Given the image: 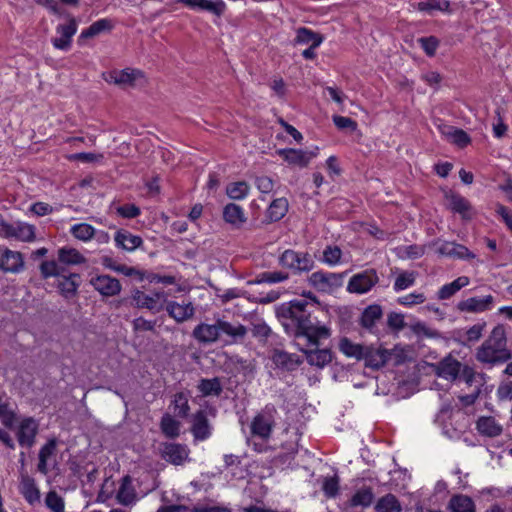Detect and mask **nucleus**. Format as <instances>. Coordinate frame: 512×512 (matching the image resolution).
I'll return each mask as SVG.
<instances>
[{
  "instance_id": "obj_1",
  "label": "nucleus",
  "mask_w": 512,
  "mask_h": 512,
  "mask_svg": "<svg viewBox=\"0 0 512 512\" xmlns=\"http://www.w3.org/2000/svg\"><path fill=\"white\" fill-rule=\"evenodd\" d=\"M306 300H293L283 303L277 309V317L285 331L295 338L304 337L311 349H302L309 365L319 369L324 368L333 360V352L328 349H319V340L330 337L331 332L325 325H317L316 318L312 319Z\"/></svg>"
},
{
  "instance_id": "obj_2",
  "label": "nucleus",
  "mask_w": 512,
  "mask_h": 512,
  "mask_svg": "<svg viewBox=\"0 0 512 512\" xmlns=\"http://www.w3.org/2000/svg\"><path fill=\"white\" fill-rule=\"evenodd\" d=\"M476 360L486 367L502 365L512 359V351L508 348L506 327L496 325L484 342L476 349Z\"/></svg>"
},
{
  "instance_id": "obj_3",
  "label": "nucleus",
  "mask_w": 512,
  "mask_h": 512,
  "mask_svg": "<svg viewBox=\"0 0 512 512\" xmlns=\"http://www.w3.org/2000/svg\"><path fill=\"white\" fill-rule=\"evenodd\" d=\"M279 263L283 268L290 269L293 273L309 272L314 268V260L307 252H298L292 249L285 250L279 257Z\"/></svg>"
},
{
  "instance_id": "obj_4",
  "label": "nucleus",
  "mask_w": 512,
  "mask_h": 512,
  "mask_svg": "<svg viewBox=\"0 0 512 512\" xmlns=\"http://www.w3.org/2000/svg\"><path fill=\"white\" fill-rule=\"evenodd\" d=\"M103 77L106 82L113 83L119 86H130L134 87L137 85H143L146 83V78L144 73L138 69H130L126 68L121 71H110L108 73H104Z\"/></svg>"
},
{
  "instance_id": "obj_5",
  "label": "nucleus",
  "mask_w": 512,
  "mask_h": 512,
  "mask_svg": "<svg viewBox=\"0 0 512 512\" xmlns=\"http://www.w3.org/2000/svg\"><path fill=\"white\" fill-rule=\"evenodd\" d=\"M344 273L317 271L310 275L309 284L319 292H331L343 284Z\"/></svg>"
},
{
  "instance_id": "obj_6",
  "label": "nucleus",
  "mask_w": 512,
  "mask_h": 512,
  "mask_svg": "<svg viewBox=\"0 0 512 512\" xmlns=\"http://www.w3.org/2000/svg\"><path fill=\"white\" fill-rule=\"evenodd\" d=\"M379 281L376 270L367 269L363 272L353 275L347 285L350 293L364 294L369 292Z\"/></svg>"
},
{
  "instance_id": "obj_7",
  "label": "nucleus",
  "mask_w": 512,
  "mask_h": 512,
  "mask_svg": "<svg viewBox=\"0 0 512 512\" xmlns=\"http://www.w3.org/2000/svg\"><path fill=\"white\" fill-rule=\"evenodd\" d=\"M274 412H276L274 406H266L263 413L254 417L251 423V432L253 435L259 436L262 439H268L270 437L274 426Z\"/></svg>"
},
{
  "instance_id": "obj_8",
  "label": "nucleus",
  "mask_w": 512,
  "mask_h": 512,
  "mask_svg": "<svg viewBox=\"0 0 512 512\" xmlns=\"http://www.w3.org/2000/svg\"><path fill=\"white\" fill-rule=\"evenodd\" d=\"M495 298L493 295L474 296L457 303V310L465 313H482L493 308Z\"/></svg>"
},
{
  "instance_id": "obj_9",
  "label": "nucleus",
  "mask_w": 512,
  "mask_h": 512,
  "mask_svg": "<svg viewBox=\"0 0 512 512\" xmlns=\"http://www.w3.org/2000/svg\"><path fill=\"white\" fill-rule=\"evenodd\" d=\"M39 425L32 417L24 418L18 427L16 436L21 447L31 448L36 442Z\"/></svg>"
},
{
  "instance_id": "obj_10",
  "label": "nucleus",
  "mask_w": 512,
  "mask_h": 512,
  "mask_svg": "<svg viewBox=\"0 0 512 512\" xmlns=\"http://www.w3.org/2000/svg\"><path fill=\"white\" fill-rule=\"evenodd\" d=\"M189 452L185 444L167 442L162 444L161 457L173 465H182L187 461Z\"/></svg>"
},
{
  "instance_id": "obj_11",
  "label": "nucleus",
  "mask_w": 512,
  "mask_h": 512,
  "mask_svg": "<svg viewBox=\"0 0 512 512\" xmlns=\"http://www.w3.org/2000/svg\"><path fill=\"white\" fill-rule=\"evenodd\" d=\"M218 328L220 331V339L222 336L227 337L229 343H241L244 341L248 328L241 323H231L224 319L218 318Z\"/></svg>"
},
{
  "instance_id": "obj_12",
  "label": "nucleus",
  "mask_w": 512,
  "mask_h": 512,
  "mask_svg": "<svg viewBox=\"0 0 512 512\" xmlns=\"http://www.w3.org/2000/svg\"><path fill=\"white\" fill-rule=\"evenodd\" d=\"M445 198L449 201V209L461 215L464 220H471L475 211L469 200L458 193H446Z\"/></svg>"
},
{
  "instance_id": "obj_13",
  "label": "nucleus",
  "mask_w": 512,
  "mask_h": 512,
  "mask_svg": "<svg viewBox=\"0 0 512 512\" xmlns=\"http://www.w3.org/2000/svg\"><path fill=\"white\" fill-rule=\"evenodd\" d=\"M90 283L103 296H115L121 291L119 280L109 275L93 277Z\"/></svg>"
},
{
  "instance_id": "obj_14",
  "label": "nucleus",
  "mask_w": 512,
  "mask_h": 512,
  "mask_svg": "<svg viewBox=\"0 0 512 512\" xmlns=\"http://www.w3.org/2000/svg\"><path fill=\"white\" fill-rule=\"evenodd\" d=\"M192 336L202 344H211L220 340L218 319L214 324L200 323L193 329Z\"/></svg>"
},
{
  "instance_id": "obj_15",
  "label": "nucleus",
  "mask_w": 512,
  "mask_h": 512,
  "mask_svg": "<svg viewBox=\"0 0 512 512\" xmlns=\"http://www.w3.org/2000/svg\"><path fill=\"white\" fill-rule=\"evenodd\" d=\"M20 472L19 491L24 499L30 504L34 505L40 502V490L36 486L33 477L29 476L26 471Z\"/></svg>"
},
{
  "instance_id": "obj_16",
  "label": "nucleus",
  "mask_w": 512,
  "mask_h": 512,
  "mask_svg": "<svg viewBox=\"0 0 512 512\" xmlns=\"http://www.w3.org/2000/svg\"><path fill=\"white\" fill-rule=\"evenodd\" d=\"M461 368V362L449 355L438 362L435 368V372L441 378L454 381L459 376Z\"/></svg>"
},
{
  "instance_id": "obj_17",
  "label": "nucleus",
  "mask_w": 512,
  "mask_h": 512,
  "mask_svg": "<svg viewBox=\"0 0 512 512\" xmlns=\"http://www.w3.org/2000/svg\"><path fill=\"white\" fill-rule=\"evenodd\" d=\"M391 353L386 349L375 348L372 345H366L363 359L367 367L379 369L389 360Z\"/></svg>"
},
{
  "instance_id": "obj_18",
  "label": "nucleus",
  "mask_w": 512,
  "mask_h": 512,
  "mask_svg": "<svg viewBox=\"0 0 512 512\" xmlns=\"http://www.w3.org/2000/svg\"><path fill=\"white\" fill-rule=\"evenodd\" d=\"M177 3L195 11H207L217 16L221 15L226 7L222 0H177Z\"/></svg>"
},
{
  "instance_id": "obj_19",
  "label": "nucleus",
  "mask_w": 512,
  "mask_h": 512,
  "mask_svg": "<svg viewBox=\"0 0 512 512\" xmlns=\"http://www.w3.org/2000/svg\"><path fill=\"white\" fill-rule=\"evenodd\" d=\"M191 432L196 440H206L211 435V425L204 410H198L192 418Z\"/></svg>"
},
{
  "instance_id": "obj_20",
  "label": "nucleus",
  "mask_w": 512,
  "mask_h": 512,
  "mask_svg": "<svg viewBox=\"0 0 512 512\" xmlns=\"http://www.w3.org/2000/svg\"><path fill=\"white\" fill-rule=\"evenodd\" d=\"M437 253L458 259H473L475 255L467 247L455 242L443 241L439 243Z\"/></svg>"
},
{
  "instance_id": "obj_21",
  "label": "nucleus",
  "mask_w": 512,
  "mask_h": 512,
  "mask_svg": "<svg viewBox=\"0 0 512 512\" xmlns=\"http://www.w3.org/2000/svg\"><path fill=\"white\" fill-rule=\"evenodd\" d=\"M277 153L289 164L299 167H306L310 160L316 156L314 151H303L297 149H280Z\"/></svg>"
},
{
  "instance_id": "obj_22",
  "label": "nucleus",
  "mask_w": 512,
  "mask_h": 512,
  "mask_svg": "<svg viewBox=\"0 0 512 512\" xmlns=\"http://www.w3.org/2000/svg\"><path fill=\"white\" fill-rule=\"evenodd\" d=\"M165 310L176 322L181 323L193 317L195 309L191 302L180 304L176 301H169Z\"/></svg>"
},
{
  "instance_id": "obj_23",
  "label": "nucleus",
  "mask_w": 512,
  "mask_h": 512,
  "mask_svg": "<svg viewBox=\"0 0 512 512\" xmlns=\"http://www.w3.org/2000/svg\"><path fill=\"white\" fill-rule=\"evenodd\" d=\"M24 261L20 252L6 249L0 257V269L4 272L18 273L23 269Z\"/></svg>"
},
{
  "instance_id": "obj_24",
  "label": "nucleus",
  "mask_w": 512,
  "mask_h": 512,
  "mask_svg": "<svg viewBox=\"0 0 512 512\" xmlns=\"http://www.w3.org/2000/svg\"><path fill=\"white\" fill-rule=\"evenodd\" d=\"M478 432L486 437H497L501 435L503 428L492 416H482L477 420Z\"/></svg>"
},
{
  "instance_id": "obj_25",
  "label": "nucleus",
  "mask_w": 512,
  "mask_h": 512,
  "mask_svg": "<svg viewBox=\"0 0 512 512\" xmlns=\"http://www.w3.org/2000/svg\"><path fill=\"white\" fill-rule=\"evenodd\" d=\"M447 509L450 512H476V505L471 497L455 494L450 498Z\"/></svg>"
},
{
  "instance_id": "obj_26",
  "label": "nucleus",
  "mask_w": 512,
  "mask_h": 512,
  "mask_svg": "<svg viewBox=\"0 0 512 512\" xmlns=\"http://www.w3.org/2000/svg\"><path fill=\"white\" fill-rule=\"evenodd\" d=\"M272 360L277 367L288 371L295 370L302 363L297 355L282 350H275L272 355Z\"/></svg>"
},
{
  "instance_id": "obj_27",
  "label": "nucleus",
  "mask_w": 512,
  "mask_h": 512,
  "mask_svg": "<svg viewBox=\"0 0 512 512\" xmlns=\"http://www.w3.org/2000/svg\"><path fill=\"white\" fill-rule=\"evenodd\" d=\"M197 389L202 397H219L223 392V386L220 378H202L199 380Z\"/></svg>"
},
{
  "instance_id": "obj_28",
  "label": "nucleus",
  "mask_w": 512,
  "mask_h": 512,
  "mask_svg": "<svg viewBox=\"0 0 512 512\" xmlns=\"http://www.w3.org/2000/svg\"><path fill=\"white\" fill-rule=\"evenodd\" d=\"M223 219L236 228H240L247 220L242 207L235 203H229L224 207Z\"/></svg>"
},
{
  "instance_id": "obj_29",
  "label": "nucleus",
  "mask_w": 512,
  "mask_h": 512,
  "mask_svg": "<svg viewBox=\"0 0 512 512\" xmlns=\"http://www.w3.org/2000/svg\"><path fill=\"white\" fill-rule=\"evenodd\" d=\"M116 245L124 250L133 251L143 244L140 236L133 235L127 230H119L115 235Z\"/></svg>"
},
{
  "instance_id": "obj_30",
  "label": "nucleus",
  "mask_w": 512,
  "mask_h": 512,
  "mask_svg": "<svg viewBox=\"0 0 512 512\" xmlns=\"http://www.w3.org/2000/svg\"><path fill=\"white\" fill-rule=\"evenodd\" d=\"M116 498L122 505H130L136 499V492L132 485V478L126 475L122 478Z\"/></svg>"
},
{
  "instance_id": "obj_31",
  "label": "nucleus",
  "mask_w": 512,
  "mask_h": 512,
  "mask_svg": "<svg viewBox=\"0 0 512 512\" xmlns=\"http://www.w3.org/2000/svg\"><path fill=\"white\" fill-rule=\"evenodd\" d=\"M383 316V311L380 305H369L364 309L360 318V324L363 328L372 331L377 321Z\"/></svg>"
},
{
  "instance_id": "obj_32",
  "label": "nucleus",
  "mask_w": 512,
  "mask_h": 512,
  "mask_svg": "<svg viewBox=\"0 0 512 512\" xmlns=\"http://www.w3.org/2000/svg\"><path fill=\"white\" fill-rule=\"evenodd\" d=\"M470 279L467 276H460L451 283L443 285L437 292L439 300H447L454 296L460 289L468 286Z\"/></svg>"
},
{
  "instance_id": "obj_33",
  "label": "nucleus",
  "mask_w": 512,
  "mask_h": 512,
  "mask_svg": "<svg viewBox=\"0 0 512 512\" xmlns=\"http://www.w3.org/2000/svg\"><path fill=\"white\" fill-rule=\"evenodd\" d=\"M339 350L349 358H354L358 361L363 359V354L365 351L366 345H361L352 342L349 338L343 337L339 341Z\"/></svg>"
},
{
  "instance_id": "obj_34",
  "label": "nucleus",
  "mask_w": 512,
  "mask_h": 512,
  "mask_svg": "<svg viewBox=\"0 0 512 512\" xmlns=\"http://www.w3.org/2000/svg\"><path fill=\"white\" fill-rule=\"evenodd\" d=\"M61 277L62 280L59 281L58 284V288L60 289L61 294L65 298H71L75 296L79 287V274L71 273L66 276L65 273H63Z\"/></svg>"
},
{
  "instance_id": "obj_35",
  "label": "nucleus",
  "mask_w": 512,
  "mask_h": 512,
  "mask_svg": "<svg viewBox=\"0 0 512 512\" xmlns=\"http://www.w3.org/2000/svg\"><path fill=\"white\" fill-rule=\"evenodd\" d=\"M58 261L64 267L65 265H77L85 263V257L76 249L62 247L58 250Z\"/></svg>"
},
{
  "instance_id": "obj_36",
  "label": "nucleus",
  "mask_w": 512,
  "mask_h": 512,
  "mask_svg": "<svg viewBox=\"0 0 512 512\" xmlns=\"http://www.w3.org/2000/svg\"><path fill=\"white\" fill-rule=\"evenodd\" d=\"M374 500V493L371 487H364L356 491L348 502L349 507H369Z\"/></svg>"
},
{
  "instance_id": "obj_37",
  "label": "nucleus",
  "mask_w": 512,
  "mask_h": 512,
  "mask_svg": "<svg viewBox=\"0 0 512 512\" xmlns=\"http://www.w3.org/2000/svg\"><path fill=\"white\" fill-rule=\"evenodd\" d=\"M250 325L252 336L260 343H266L268 338L272 335V329L261 318H253Z\"/></svg>"
},
{
  "instance_id": "obj_38",
  "label": "nucleus",
  "mask_w": 512,
  "mask_h": 512,
  "mask_svg": "<svg viewBox=\"0 0 512 512\" xmlns=\"http://www.w3.org/2000/svg\"><path fill=\"white\" fill-rule=\"evenodd\" d=\"M288 207L289 204L286 198H277L268 207L266 216L271 222L279 221L286 215Z\"/></svg>"
},
{
  "instance_id": "obj_39",
  "label": "nucleus",
  "mask_w": 512,
  "mask_h": 512,
  "mask_svg": "<svg viewBox=\"0 0 512 512\" xmlns=\"http://www.w3.org/2000/svg\"><path fill=\"white\" fill-rule=\"evenodd\" d=\"M376 512H401L402 506L394 494L388 493L378 499L375 505Z\"/></svg>"
},
{
  "instance_id": "obj_40",
  "label": "nucleus",
  "mask_w": 512,
  "mask_h": 512,
  "mask_svg": "<svg viewBox=\"0 0 512 512\" xmlns=\"http://www.w3.org/2000/svg\"><path fill=\"white\" fill-rule=\"evenodd\" d=\"M180 426V422L175 420L170 414H164L161 418V431L168 438H177L180 434Z\"/></svg>"
},
{
  "instance_id": "obj_41",
  "label": "nucleus",
  "mask_w": 512,
  "mask_h": 512,
  "mask_svg": "<svg viewBox=\"0 0 512 512\" xmlns=\"http://www.w3.org/2000/svg\"><path fill=\"white\" fill-rule=\"evenodd\" d=\"M133 302L138 308H147L152 311H160L161 307H158V302L155 298L146 295L140 290H135L132 295Z\"/></svg>"
},
{
  "instance_id": "obj_42",
  "label": "nucleus",
  "mask_w": 512,
  "mask_h": 512,
  "mask_svg": "<svg viewBox=\"0 0 512 512\" xmlns=\"http://www.w3.org/2000/svg\"><path fill=\"white\" fill-rule=\"evenodd\" d=\"M174 413L177 417L186 418L190 412V406L188 403V396L184 392H178L174 395L171 402Z\"/></svg>"
},
{
  "instance_id": "obj_43",
  "label": "nucleus",
  "mask_w": 512,
  "mask_h": 512,
  "mask_svg": "<svg viewBox=\"0 0 512 512\" xmlns=\"http://www.w3.org/2000/svg\"><path fill=\"white\" fill-rule=\"evenodd\" d=\"M66 269L63 267L59 261H43L40 265L41 276L44 279L49 277H60L65 273Z\"/></svg>"
},
{
  "instance_id": "obj_44",
  "label": "nucleus",
  "mask_w": 512,
  "mask_h": 512,
  "mask_svg": "<svg viewBox=\"0 0 512 512\" xmlns=\"http://www.w3.org/2000/svg\"><path fill=\"white\" fill-rule=\"evenodd\" d=\"M249 185L245 181L233 182L227 185L226 193L234 200L244 199L249 193Z\"/></svg>"
},
{
  "instance_id": "obj_45",
  "label": "nucleus",
  "mask_w": 512,
  "mask_h": 512,
  "mask_svg": "<svg viewBox=\"0 0 512 512\" xmlns=\"http://www.w3.org/2000/svg\"><path fill=\"white\" fill-rule=\"evenodd\" d=\"M449 7V2L445 0H423L418 3V9L428 15L435 12L445 11Z\"/></svg>"
},
{
  "instance_id": "obj_46",
  "label": "nucleus",
  "mask_w": 512,
  "mask_h": 512,
  "mask_svg": "<svg viewBox=\"0 0 512 512\" xmlns=\"http://www.w3.org/2000/svg\"><path fill=\"white\" fill-rule=\"evenodd\" d=\"M289 275L282 271L263 272L259 274L253 283H279L287 280Z\"/></svg>"
},
{
  "instance_id": "obj_47",
  "label": "nucleus",
  "mask_w": 512,
  "mask_h": 512,
  "mask_svg": "<svg viewBox=\"0 0 512 512\" xmlns=\"http://www.w3.org/2000/svg\"><path fill=\"white\" fill-rule=\"evenodd\" d=\"M70 232L75 238L82 241H87L94 236L95 229L87 223H80L73 225Z\"/></svg>"
},
{
  "instance_id": "obj_48",
  "label": "nucleus",
  "mask_w": 512,
  "mask_h": 512,
  "mask_svg": "<svg viewBox=\"0 0 512 512\" xmlns=\"http://www.w3.org/2000/svg\"><path fill=\"white\" fill-rule=\"evenodd\" d=\"M45 504L52 512H64V499L56 491H49L45 497Z\"/></svg>"
},
{
  "instance_id": "obj_49",
  "label": "nucleus",
  "mask_w": 512,
  "mask_h": 512,
  "mask_svg": "<svg viewBox=\"0 0 512 512\" xmlns=\"http://www.w3.org/2000/svg\"><path fill=\"white\" fill-rule=\"evenodd\" d=\"M116 29V22L113 19L103 18L92 23L82 32H105Z\"/></svg>"
},
{
  "instance_id": "obj_50",
  "label": "nucleus",
  "mask_w": 512,
  "mask_h": 512,
  "mask_svg": "<svg viewBox=\"0 0 512 512\" xmlns=\"http://www.w3.org/2000/svg\"><path fill=\"white\" fill-rule=\"evenodd\" d=\"M342 251L338 246H327L323 251V262L334 266L338 264L341 260Z\"/></svg>"
},
{
  "instance_id": "obj_51",
  "label": "nucleus",
  "mask_w": 512,
  "mask_h": 512,
  "mask_svg": "<svg viewBox=\"0 0 512 512\" xmlns=\"http://www.w3.org/2000/svg\"><path fill=\"white\" fill-rule=\"evenodd\" d=\"M295 44L308 45L312 48H317L322 42L323 37L321 34H297L295 38Z\"/></svg>"
},
{
  "instance_id": "obj_52",
  "label": "nucleus",
  "mask_w": 512,
  "mask_h": 512,
  "mask_svg": "<svg viewBox=\"0 0 512 512\" xmlns=\"http://www.w3.org/2000/svg\"><path fill=\"white\" fill-rule=\"evenodd\" d=\"M418 43L424 50L427 56L432 57L435 55L436 50L439 46V40L435 36L431 35L428 37H421L418 39Z\"/></svg>"
},
{
  "instance_id": "obj_53",
  "label": "nucleus",
  "mask_w": 512,
  "mask_h": 512,
  "mask_svg": "<svg viewBox=\"0 0 512 512\" xmlns=\"http://www.w3.org/2000/svg\"><path fill=\"white\" fill-rule=\"evenodd\" d=\"M415 282V273L414 272H402L396 278L394 283V289L396 291L404 290L409 286L413 285Z\"/></svg>"
},
{
  "instance_id": "obj_54",
  "label": "nucleus",
  "mask_w": 512,
  "mask_h": 512,
  "mask_svg": "<svg viewBox=\"0 0 512 512\" xmlns=\"http://www.w3.org/2000/svg\"><path fill=\"white\" fill-rule=\"evenodd\" d=\"M16 237L22 241H31L35 237L34 227L28 224L18 223L16 225Z\"/></svg>"
},
{
  "instance_id": "obj_55",
  "label": "nucleus",
  "mask_w": 512,
  "mask_h": 512,
  "mask_svg": "<svg viewBox=\"0 0 512 512\" xmlns=\"http://www.w3.org/2000/svg\"><path fill=\"white\" fill-rule=\"evenodd\" d=\"M333 123L340 130L349 129L350 131H355L357 129L356 121L349 117L335 115L333 116Z\"/></svg>"
},
{
  "instance_id": "obj_56",
  "label": "nucleus",
  "mask_w": 512,
  "mask_h": 512,
  "mask_svg": "<svg viewBox=\"0 0 512 512\" xmlns=\"http://www.w3.org/2000/svg\"><path fill=\"white\" fill-rule=\"evenodd\" d=\"M74 34H61L51 39L53 46L57 49L67 51L72 44V36Z\"/></svg>"
},
{
  "instance_id": "obj_57",
  "label": "nucleus",
  "mask_w": 512,
  "mask_h": 512,
  "mask_svg": "<svg viewBox=\"0 0 512 512\" xmlns=\"http://www.w3.org/2000/svg\"><path fill=\"white\" fill-rule=\"evenodd\" d=\"M117 213L123 218H135L140 214V209L134 204H125L117 207Z\"/></svg>"
},
{
  "instance_id": "obj_58",
  "label": "nucleus",
  "mask_w": 512,
  "mask_h": 512,
  "mask_svg": "<svg viewBox=\"0 0 512 512\" xmlns=\"http://www.w3.org/2000/svg\"><path fill=\"white\" fill-rule=\"evenodd\" d=\"M57 448V440L55 438L49 439L39 450L38 458L49 459L55 454Z\"/></svg>"
},
{
  "instance_id": "obj_59",
  "label": "nucleus",
  "mask_w": 512,
  "mask_h": 512,
  "mask_svg": "<svg viewBox=\"0 0 512 512\" xmlns=\"http://www.w3.org/2000/svg\"><path fill=\"white\" fill-rule=\"evenodd\" d=\"M453 135L452 139L450 140L452 143L456 144L457 146L463 148L466 147L471 139L469 135L462 129L452 130Z\"/></svg>"
},
{
  "instance_id": "obj_60",
  "label": "nucleus",
  "mask_w": 512,
  "mask_h": 512,
  "mask_svg": "<svg viewBox=\"0 0 512 512\" xmlns=\"http://www.w3.org/2000/svg\"><path fill=\"white\" fill-rule=\"evenodd\" d=\"M426 300V297L422 293H411L406 296L400 297L398 302L401 305L411 306L414 304H421Z\"/></svg>"
},
{
  "instance_id": "obj_61",
  "label": "nucleus",
  "mask_w": 512,
  "mask_h": 512,
  "mask_svg": "<svg viewBox=\"0 0 512 512\" xmlns=\"http://www.w3.org/2000/svg\"><path fill=\"white\" fill-rule=\"evenodd\" d=\"M387 324L393 330H402L405 327L404 317L402 314L391 312L388 315Z\"/></svg>"
},
{
  "instance_id": "obj_62",
  "label": "nucleus",
  "mask_w": 512,
  "mask_h": 512,
  "mask_svg": "<svg viewBox=\"0 0 512 512\" xmlns=\"http://www.w3.org/2000/svg\"><path fill=\"white\" fill-rule=\"evenodd\" d=\"M255 184L261 193L267 194L273 190L274 182L267 176L256 177Z\"/></svg>"
},
{
  "instance_id": "obj_63",
  "label": "nucleus",
  "mask_w": 512,
  "mask_h": 512,
  "mask_svg": "<svg viewBox=\"0 0 512 512\" xmlns=\"http://www.w3.org/2000/svg\"><path fill=\"white\" fill-rule=\"evenodd\" d=\"M0 419L5 427H13L15 421V414L11 410H9L7 404L0 408Z\"/></svg>"
},
{
  "instance_id": "obj_64",
  "label": "nucleus",
  "mask_w": 512,
  "mask_h": 512,
  "mask_svg": "<svg viewBox=\"0 0 512 512\" xmlns=\"http://www.w3.org/2000/svg\"><path fill=\"white\" fill-rule=\"evenodd\" d=\"M485 326H486V323L475 324V325L471 326L466 332L467 341L468 342L478 341L482 337V333H483Z\"/></svg>"
}]
</instances>
